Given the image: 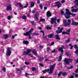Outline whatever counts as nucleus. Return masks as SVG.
Masks as SVG:
<instances>
[{
    "label": "nucleus",
    "instance_id": "nucleus-1",
    "mask_svg": "<svg viewBox=\"0 0 78 78\" xmlns=\"http://www.w3.org/2000/svg\"><path fill=\"white\" fill-rule=\"evenodd\" d=\"M64 15L66 19H68L70 18V15H72L73 17H75L76 16V14L72 13L70 12L69 11V9H66V12L64 14Z\"/></svg>",
    "mask_w": 78,
    "mask_h": 78
},
{
    "label": "nucleus",
    "instance_id": "nucleus-2",
    "mask_svg": "<svg viewBox=\"0 0 78 78\" xmlns=\"http://www.w3.org/2000/svg\"><path fill=\"white\" fill-rule=\"evenodd\" d=\"M68 22H67V20H63V23H64V26L66 27H68L70 26V25H72V23H71V20L70 19L68 20Z\"/></svg>",
    "mask_w": 78,
    "mask_h": 78
},
{
    "label": "nucleus",
    "instance_id": "nucleus-3",
    "mask_svg": "<svg viewBox=\"0 0 78 78\" xmlns=\"http://www.w3.org/2000/svg\"><path fill=\"white\" fill-rule=\"evenodd\" d=\"M27 51H24V53L23 55H26L30 56L31 57H32V58H33V55H31V54L30 52L32 50L30 49H28L27 50Z\"/></svg>",
    "mask_w": 78,
    "mask_h": 78
},
{
    "label": "nucleus",
    "instance_id": "nucleus-4",
    "mask_svg": "<svg viewBox=\"0 0 78 78\" xmlns=\"http://www.w3.org/2000/svg\"><path fill=\"white\" fill-rule=\"evenodd\" d=\"M55 64H54L51 66L50 67V69H47V72L49 73V74L52 73L53 71V69H54V68H55Z\"/></svg>",
    "mask_w": 78,
    "mask_h": 78
},
{
    "label": "nucleus",
    "instance_id": "nucleus-5",
    "mask_svg": "<svg viewBox=\"0 0 78 78\" xmlns=\"http://www.w3.org/2000/svg\"><path fill=\"white\" fill-rule=\"evenodd\" d=\"M73 61V59L70 58H65V60H64L65 62L66 63V64L67 65L69 64H70V62H72Z\"/></svg>",
    "mask_w": 78,
    "mask_h": 78
},
{
    "label": "nucleus",
    "instance_id": "nucleus-6",
    "mask_svg": "<svg viewBox=\"0 0 78 78\" xmlns=\"http://www.w3.org/2000/svg\"><path fill=\"white\" fill-rule=\"evenodd\" d=\"M11 54V51L10 50V48H8L7 49L6 55L9 56Z\"/></svg>",
    "mask_w": 78,
    "mask_h": 78
},
{
    "label": "nucleus",
    "instance_id": "nucleus-7",
    "mask_svg": "<svg viewBox=\"0 0 78 78\" xmlns=\"http://www.w3.org/2000/svg\"><path fill=\"white\" fill-rule=\"evenodd\" d=\"M56 5H53L54 7L55 6H57L58 8H60V7H61V5H62V4H61V3H60V2L59 1H58V2H56L55 3Z\"/></svg>",
    "mask_w": 78,
    "mask_h": 78
},
{
    "label": "nucleus",
    "instance_id": "nucleus-8",
    "mask_svg": "<svg viewBox=\"0 0 78 78\" xmlns=\"http://www.w3.org/2000/svg\"><path fill=\"white\" fill-rule=\"evenodd\" d=\"M56 19H57V17H55V18H51V24H53L54 22H56Z\"/></svg>",
    "mask_w": 78,
    "mask_h": 78
},
{
    "label": "nucleus",
    "instance_id": "nucleus-9",
    "mask_svg": "<svg viewBox=\"0 0 78 78\" xmlns=\"http://www.w3.org/2000/svg\"><path fill=\"white\" fill-rule=\"evenodd\" d=\"M7 10V11H11V10H12V7H11V5L10 4L9 5L7 6L6 8Z\"/></svg>",
    "mask_w": 78,
    "mask_h": 78
},
{
    "label": "nucleus",
    "instance_id": "nucleus-10",
    "mask_svg": "<svg viewBox=\"0 0 78 78\" xmlns=\"http://www.w3.org/2000/svg\"><path fill=\"white\" fill-rule=\"evenodd\" d=\"M64 48H65L64 46L62 45V48H59L58 49V50L59 51H60L61 52H62V53H63V52H64V50H63V49H64Z\"/></svg>",
    "mask_w": 78,
    "mask_h": 78
},
{
    "label": "nucleus",
    "instance_id": "nucleus-11",
    "mask_svg": "<svg viewBox=\"0 0 78 78\" xmlns=\"http://www.w3.org/2000/svg\"><path fill=\"white\" fill-rule=\"evenodd\" d=\"M46 14L48 17H50L51 16V13L50 11H48L47 12Z\"/></svg>",
    "mask_w": 78,
    "mask_h": 78
},
{
    "label": "nucleus",
    "instance_id": "nucleus-12",
    "mask_svg": "<svg viewBox=\"0 0 78 78\" xmlns=\"http://www.w3.org/2000/svg\"><path fill=\"white\" fill-rule=\"evenodd\" d=\"M63 30V28L62 27H61V29L59 30H57L56 31V32L57 33V34H59V33H62V31Z\"/></svg>",
    "mask_w": 78,
    "mask_h": 78
},
{
    "label": "nucleus",
    "instance_id": "nucleus-13",
    "mask_svg": "<svg viewBox=\"0 0 78 78\" xmlns=\"http://www.w3.org/2000/svg\"><path fill=\"white\" fill-rule=\"evenodd\" d=\"M24 36H29V39H31V34H27V33H24Z\"/></svg>",
    "mask_w": 78,
    "mask_h": 78
},
{
    "label": "nucleus",
    "instance_id": "nucleus-14",
    "mask_svg": "<svg viewBox=\"0 0 78 78\" xmlns=\"http://www.w3.org/2000/svg\"><path fill=\"white\" fill-rule=\"evenodd\" d=\"M71 25H76L77 26L78 25V23L77 22H75V21H73Z\"/></svg>",
    "mask_w": 78,
    "mask_h": 78
},
{
    "label": "nucleus",
    "instance_id": "nucleus-15",
    "mask_svg": "<svg viewBox=\"0 0 78 78\" xmlns=\"http://www.w3.org/2000/svg\"><path fill=\"white\" fill-rule=\"evenodd\" d=\"M34 29H33V28H31L30 30L28 31L27 32H26V33H27V34H31V32H32V31H33V30H34Z\"/></svg>",
    "mask_w": 78,
    "mask_h": 78
},
{
    "label": "nucleus",
    "instance_id": "nucleus-16",
    "mask_svg": "<svg viewBox=\"0 0 78 78\" xmlns=\"http://www.w3.org/2000/svg\"><path fill=\"white\" fill-rule=\"evenodd\" d=\"M56 39L57 40H60V37H59V36L58 34L56 35L55 36Z\"/></svg>",
    "mask_w": 78,
    "mask_h": 78
},
{
    "label": "nucleus",
    "instance_id": "nucleus-17",
    "mask_svg": "<svg viewBox=\"0 0 78 78\" xmlns=\"http://www.w3.org/2000/svg\"><path fill=\"white\" fill-rule=\"evenodd\" d=\"M23 43L26 45H28L29 44V42L27 41H23Z\"/></svg>",
    "mask_w": 78,
    "mask_h": 78
},
{
    "label": "nucleus",
    "instance_id": "nucleus-18",
    "mask_svg": "<svg viewBox=\"0 0 78 78\" xmlns=\"http://www.w3.org/2000/svg\"><path fill=\"white\" fill-rule=\"evenodd\" d=\"M78 11V9H73L71 11L72 12H77Z\"/></svg>",
    "mask_w": 78,
    "mask_h": 78
},
{
    "label": "nucleus",
    "instance_id": "nucleus-19",
    "mask_svg": "<svg viewBox=\"0 0 78 78\" xmlns=\"http://www.w3.org/2000/svg\"><path fill=\"white\" fill-rule=\"evenodd\" d=\"M31 51H32V53H33V54H34V55H36V56H37V52H36V51L34 50H32Z\"/></svg>",
    "mask_w": 78,
    "mask_h": 78
},
{
    "label": "nucleus",
    "instance_id": "nucleus-20",
    "mask_svg": "<svg viewBox=\"0 0 78 78\" xmlns=\"http://www.w3.org/2000/svg\"><path fill=\"white\" fill-rule=\"evenodd\" d=\"M8 35H3V37H4V39H7V38H8Z\"/></svg>",
    "mask_w": 78,
    "mask_h": 78
},
{
    "label": "nucleus",
    "instance_id": "nucleus-21",
    "mask_svg": "<svg viewBox=\"0 0 78 78\" xmlns=\"http://www.w3.org/2000/svg\"><path fill=\"white\" fill-rule=\"evenodd\" d=\"M62 75L64 76H66L67 75V73L66 72H65L64 73H62Z\"/></svg>",
    "mask_w": 78,
    "mask_h": 78
},
{
    "label": "nucleus",
    "instance_id": "nucleus-22",
    "mask_svg": "<svg viewBox=\"0 0 78 78\" xmlns=\"http://www.w3.org/2000/svg\"><path fill=\"white\" fill-rule=\"evenodd\" d=\"M17 5H18L20 7H23V5H22V4H21L20 2L18 3Z\"/></svg>",
    "mask_w": 78,
    "mask_h": 78
},
{
    "label": "nucleus",
    "instance_id": "nucleus-23",
    "mask_svg": "<svg viewBox=\"0 0 78 78\" xmlns=\"http://www.w3.org/2000/svg\"><path fill=\"white\" fill-rule=\"evenodd\" d=\"M46 28L47 30H50L51 29V27H50V26L48 25L46 27Z\"/></svg>",
    "mask_w": 78,
    "mask_h": 78
},
{
    "label": "nucleus",
    "instance_id": "nucleus-24",
    "mask_svg": "<svg viewBox=\"0 0 78 78\" xmlns=\"http://www.w3.org/2000/svg\"><path fill=\"white\" fill-rule=\"evenodd\" d=\"M34 16L35 18H36V20H38L39 18H38L37 17V15L36 14H35Z\"/></svg>",
    "mask_w": 78,
    "mask_h": 78
},
{
    "label": "nucleus",
    "instance_id": "nucleus-25",
    "mask_svg": "<svg viewBox=\"0 0 78 78\" xmlns=\"http://www.w3.org/2000/svg\"><path fill=\"white\" fill-rule=\"evenodd\" d=\"M68 34V35H69L70 34H69V33H68L67 32H62V34Z\"/></svg>",
    "mask_w": 78,
    "mask_h": 78
},
{
    "label": "nucleus",
    "instance_id": "nucleus-26",
    "mask_svg": "<svg viewBox=\"0 0 78 78\" xmlns=\"http://www.w3.org/2000/svg\"><path fill=\"white\" fill-rule=\"evenodd\" d=\"M75 3H76V5L78 6V0H75V1L74 2Z\"/></svg>",
    "mask_w": 78,
    "mask_h": 78
},
{
    "label": "nucleus",
    "instance_id": "nucleus-27",
    "mask_svg": "<svg viewBox=\"0 0 78 78\" xmlns=\"http://www.w3.org/2000/svg\"><path fill=\"white\" fill-rule=\"evenodd\" d=\"M22 19L24 20H26L27 19V16L25 15H23L22 16Z\"/></svg>",
    "mask_w": 78,
    "mask_h": 78
},
{
    "label": "nucleus",
    "instance_id": "nucleus-28",
    "mask_svg": "<svg viewBox=\"0 0 78 78\" xmlns=\"http://www.w3.org/2000/svg\"><path fill=\"white\" fill-rule=\"evenodd\" d=\"M59 60H58V61H59L60 62H61V59H62V55H60L59 57Z\"/></svg>",
    "mask_w": 78,
    "mask_h": 78
},
{
    "label": "nucleus",
    "instance_id": "nucleus-29",
    "mask_svg": "<svg viewBox=\"0 0 78 78\" xmlns=\"http://www.w3.org/2000/svg\"><path fill=\"white\" fill-rule=\"evenodd\" d=\"M45 19H43L42 18H41L39 22H45Z\"/></svg>",
    "mask_w": 78,
    "mask_h": 78
},
{
    "label": "nucleus",
    "instance_id": "nucleus-30",
    "mask_svg": "<svg viewBox=\"0 0 78 78\" xmlns=\"http://www.w3.org/2000/svg\"><path fill=\"white\" fill-rule=\"evenodd\" d=\"M28 2H27V4H26V5L24 6L23 8H26L28 7Z\"/></svg>",
    "mask_w": 78,
    "mask_h": 78
},
{
    "label": "nucleus",
    "instance_id": "nucleus-31",
    "mask_svg": "<svg viewBox=\"0 0 78 78\" xmlns=\"http://www.w3.org/2000/svg\"><path fill=\"white\" fill-rule=\"evenodd\" d=\"M53 37V34H50L48 35V37L49 38H51Z\"/></svg>",
    "mask_w": 78,
    "mask_h": 78
},
{
    "label": "nucleus",
    "instance_id": "nucleus-32",
    "mask_svg": "<svg viewBox=\"0 0 78 78\" xmlns=\"http://www.w3.org/2000/svg\"><path fill=\"white\" fill-rule=\"evenodd\" d=\"M39 60L40 61H42V60H44V58L43 57L39 58Z\"/></svg>",
    "mask_w": 78,
    "mask_h": 78
},
{
    "label": "nucleus",
    "instance_id": "nucleus-33",
    "mask_svg": "<svg viewBox=\"0 0 78 78\" xmlns=\"http://www.w3.org/2000/svg\"><path fill=\"white\" fill-rule=\"evenodd\" d=\"M70 39H69L68 40H67V41H65V44H67V43H69L70 42Z\"/></svg>",
    "mask_w": 78,
    "mask_h": 78
},
{
    "label": "nucleus",
    "instance_id": "nucleus-34",
    "mask_svg": "<svg viewBox=\"0 0 78 78\" xmlns=\"http://www.w3.org/2000/svg\"><path fill=\"white\" fill-rule=\"evenodd\" d=\"M61 12L62 15H63L64 13V12L63 11V10L62 9H61Z\"/></svg>",
    "mask_w": 78,
    "mask_h": 78
},
{
    "label": "nucleus",
    "instance_id": "nucleus-35",
    "mask_svg": "<svg viewBox=\"0 0 78 78\" xmlns=\"http://www.w3.org/2000/svg\"><path fill=\"white\" fill-rule=\"evenodd\" d=\"M69 46H71V47L70 48V49L71 50H72V48H73V46L72 45V44H69Z\"/></svg>",
    "mask_w": 78,
    "mask_h": 78
},
{
    "label": "nucleus",
    "instance_id": "nucleus-36",
    "mask_svg": "<svg viewBox=\"0 0 78 78\" xmlns=\"http://www.w3.org/2000/svg\"><path fill=\"white\" fill-rule=\"evenodd\" d=\"M70 30H71V29L69 28L68 30H66V31L67 32H67L68 33L70 34Z\"/></svg>",
    "mask_w": 78,
    "mask_h": 78
},
{
    "label": "nucleus",
    "instance_id": "nucleus-37",
    "mask_svg": "<svg viewBox=\"0 0 78 78\" xmlns=\"http://www.w3.org/2000/svg\"><path fill=\"white\" fill-rule=\"evenodd\" d=\"M43 38L45 40H47V41H48V39H47V37L46 36L43 37Z\"/></svg>",
    "mask_w": 78,
    "mask_h": 78
},
{
    "label": "nucleus",
    "instance_id": "nucleus-38",
    "mask_svg": "<svg viewBox=\"0 0 78 78\" xmlns=\"http://www.w3.org/2000/svg\"><path fill=\"white\" fill-rule=\"evenodd\" d=\"M61 74H62V72L61 71L58 73V76H60L61 75Z\"/></svg>",
    "mask_w": 78,
    "mask_h": 78
},
{
    "label": "nucleus",
    "instance_id": "nucleus-39",
    "mask_svg": "<svg viewBox=\"0 0 78 78\" xmlns=\"http://www.w3.org/2000/svg\"><path fill=\"white\" fill-rule=\"evenodd\" d=\"M39 6H40L41 9H43V6H42V5L40 4L39 5Z\"/></svg>",
    "mask_w": 78,
    "mask_h": 78
},
{
    "label": "nucleus",
    "instance_id": "nucleus-40",
    "mask_svg": "<svg viewBox=\"0 0 78 78\" xmlns=\"http://www.w3.org/2000/svg\"><path fill=\"white\" fill-rule=\"evenodd\" d=\"M42 72H43V73L45 74V73H46V72H47V69H46V70H44Z\"/></svg>",
    "mask_w": 78,
    "mask_h": 78
},
{
    "label": "nucleus",
    "instance_id": "nucleus-41",
    "mask_svg": "<svg viewBox=\"0 0 78 78\" xmlns=\"http://www.w3.org/2000/svg\"><path fill=\"white\" fill-rule=\"evenodd\" d=\"M73 69V66H71L70 67H68L67 69Z\"/></svg>",
    "mask_w": 78,
    "mask_h": 78
},
{
    "label": "nucleus",
    "instance_id": "nucleus-42",
    "mask_svg": "<svg viewBox=\"0 0 78 78\" xmlns=\"http://www.w3.org/2000/svg\"><path fill=\"white\" fill-rule=\"evenodd\" d=\"M33 34L34 36H38V35H39V34L36 33H34Z\"/></svg>",
    "mask_w": 78,
    "mask_h": 78
},
{
    "label": "nucleus",
    "instance_id": "nucleus-43",
    "mask_svg": "<svg viewBox=\"0 0 78 78\" xmlns=\"http://www.w3.org/2000/svg\"><path fill=\"white\" fill-rule=\"evenodd\" d=\"M25 73L26 74V76H28V75H32L31 74H28L27 73Z\"/></svg>",
    "mask_w": 78,
    "mask_h": 78
},
{
    "label": "nucleus",
    "instance_id": "nucleus-44",
    "mask_svg": "<svg viewBox=\"0 0 78 78\" xmlns=\"http://www.w3.org/2000/svg\"><path fill=\"white\" fill-rule=\"evenodd\" d=\"M34 6V3L32 2L31 4V7H33Z\"/></svg>",
    "mask_w": 78,
    "mask_h": 78
},
{
    "label": "nucleus",
    "instance_id": "nucleus-45",
    "mask_svg": "<svg viewBox=\"0 0 78 78\" xmlns=\"http://www.w3.org/2000/svg\"><path fill=\"white\" fill-rule=\"evenodd\" d=\"M32 70H33V71H35V70H36V68L34 67H33L32 69Z\"/></svg>",
    "mask_w": 78,
    "mask_h": 78
},
{
    "label": "nucleus",
    "instance_id": "nucleus-46",
    "mask_svg": "<svg viewBox=\"0 0 78 78\" xmlns=\"http://www.w3.org/2000/svg\"><path fill=\"white\" fill-rule=\"evenodd\" d=\"M74 47L75 49H77V48H78V46L76 44H75L74 45Z\"/></svg>",
    "mask_w": 78,
    "mask_h": 78
},
{
    "label": "nucleus",
    "instance_id": "nucleus-47",
    "mask_svg": "<svg viewBox=\"0 0 78 78\" xmlns=\"http://www.w3.org/2000/svg\"><path fill=\"white\" fill-rule=\"evenodd\" d=\"M7 19L8 20H10L11 19V17L9 16H8L7 17Z\"/></svg>",
    "mask_w": 78,
    "mask_h": 78
},
{
    "label": "nucleus",
    "instance_id": "nucleus-48",
    "mask_svg": "<svg viewBox=\"0 0 78 78\" xmlns=\"http://www.w3.org/2000/svg\"><path fill=\"white\" fill-rule=\"evenodd\" d=\"M2 70L4 71V72H6V69H5V68L4 67H3Z\"/></svg>",
    "mask_w": 78,
    "mask_h": 78
},
{
    "label": "nucleus",
    "instance_id": "nucleus-49",
    "mask_svg": "<svg viewBox=\"0 0 78 78\" xmlns=\"http://www.w3.org/2000/svg\"><path fill=\"white\" fill-rule=\"evenodd\" d=\"M31 23H32L33 25H35V22H34L33 21H32L31 22Z\"/></svg>",
    "mask_w": 78,
    "mask_h": 78
},
{
    "label": "nucleus",
    "instance_id": "nucleus-50",
    "mask_svg": "<svg viewBox=\"0 0 78 78\" xmlns=\"http://www.w3.org/2000/svg\"><path fill=\"white\" fill-rule=\"evenodd\" d=\"M50 50V47H48L47 48V51L48 52Z\"/></svg>",
    "mask_w": 78,
    "mask_h": 78
},
{
    "label": "nucleus",
    "instance_id": "nucleus-51",
    "mask_svg": "<svg viewBox=\"0 0 78 78\" xmlns=\"http://www.w3.org/2000/svg\"><path fill=\"white\" fill-rule=\"evenodd\" d=\"M55 44V42L54 41H53V42H51V45H53Z\"/></svg>",
    "mask_w": 78,
    "mask_h": 78
},
{
    "label": "nucleus",
    "instance_id": "nucleus-52",
    "mask_svg": "<svg viewBox=\"0 0 78 78\" xmlns=\"http://www.w3.org/2000/svg\"><path fill=\"white\" fill-rule=\"evenodd\" d=\"M25 64H26V65H29L30 64V63L28 62H25Z\"/></svg>",
    "mask_w": 78,
    "mask_h": 78
},
{
    "label": "nucleus",
    "instance_id": "nucleus-53",
    "mask_svg": "<svg viewBox=\"0 0 78 78\" xmlns=\"http://www.w3.org/2000/svg\"><path fill=\"white\" fill-rule=\"evenodd\" d=\"M39 64L40 66H41V67H44V65H43V64L40 63H39Z\"/></svg>",
    "mask_w": 78,
    "mask_h": 78
},
{
    "label": "nucleus",
    "instance_id": "nucleus-54",
    "mask_svg": "<svg viewBox=\"0 0 78 78\" xmlns=\"http://www.w3.org/2000/svg\"><path fill=\"white\" fill-rule=\"evenodd\" d=\"M32 13L33 14H35L36 13V11L33 10L32 12Z\"/></svg>",
    "mask_w": 78,
    "mask_h": 78
},
{
    "label": "nucleus",
    "instance_id": "nucleus-55",
    "mask_svg": "<svg viewBox=\"0 0 78 78\" xmlns=\"http://www.w3.org/2000/svg\"><path fill=\"white\" fill-rule=\"evenodd\" d=\"M37 1L38 4H39V3H40V0H37Z\"/></svg>",
    "mask_w": 78,
    "mask_h": 78
},
{
    "label": "nucleus",
    "instance_id": "nucleus-56",
    "mask_svg": "<svg viewBox=\"0 0 78 78\" xmlns=\"http://www.w3.org/2000/svg\"><path fill=\"white\" fill-rule=\"evenodd\" d=\"M57 21L58 22V23H59V22H60V20H59V19H57Z\"/></svg>",
    "mask_w": 78,
    "mask_h": 78
},
{
    "label": "nucleus",
    "instance_id": "nucleus-57",
    "mask_svg": "<svg viewBox=\"0 0 78 78\" xmlns=\"http://www.w3.org/2000/svg\"><path fill=\"white\" fill-rule=\"evenodd\" d=\"M61 2L62 3H64L65 2V0H62L61 1Z\"/></svg>",
    "mask_w": 78,
    "mask_h": 78
},
{
    "label": "nucleus",
    "instance_id": "nucleus-58",
    "mask_svg": "<svg viewBox=\"0 0 78 78\" xmlns=\"http://www.w3.org/2000/svg\"><path fill=\"white\" fill-rule=\"evenodd\" d=\"M75 53L76 54V55H78V51H75Z\"/></svg>",
    "mask_w": 78,
    "mask_h": 78
},
{
    "label": "nucleus",
    "instance_id": "nucleus-59",
    "mask_svg": "<svg viewBox=\"0 0 78 78\" xmlns=\"http://www.w3.org/2000/svg\"><path fill=\"white\" fill-rule=\"evenodd\" d=\"M66 55L67 56H70V54H69L68 53H66Z\"/></svg>",
    "mask_w": 78,
    "mask_h": 78
},
{
    "label": "nucleus",
    "instance_id": "nucleus-60",
    "mask_svg": "<svg viewBox=\"0 0 78 78\" xmlns=\"http://www.w3.org/2000/svg\"><path fill=\"white\" fill-rule=\"evenodd\" d=\"M49 61V59L48 58L45 59L44 61L45 62H47V61Z\"/></svg>",
    "mask_w": 78,
    "mask_h": 78
},
{
    "label": "nucleus",
    "instance_id": "nucleus-61",
    "mask_svg": "<svg viewBox=\"0 0 78 78\" xmlns=\"http://www.w3.org/2000/svg\"><path fill=\"white\" fill-rule=\"evenodd\" d=\"M75 76L76 78L78 77V74H76V75H75Z\"/></svg>",
    "mask_w": 78,
    "mask_h": 78
},
{
    "label": "nucleus",
    "instance_id": "nucleus-62",
    "mask_svg": "<svg viewBox=\"0 0 78 78\" xmlns=\"http://www.w3.org/2000/svg\"><path fill=\"white\" fill-rule=\"evenodd\" d=\"M74 78V76H71L70 77H69V78Z\"/></svg>",
    "mask_w": 78,
    "mask_h": 78
},
{
    "label": "nucleus",
    "instance_id": "nucleus-63",
    "mask_svg": "<svg viewBox=\"0 0 78 78\" xmlns=\"http://www.w3.org/2000/svg\"><path fill=\"white\" fill-rule=\"evenodd\" d=\"M38 28L39 30H42V28L40 27H38Z\"/></svg>",
    "mask_w": 78,
    "mask_h": 78
},
{
    "label": "nucleus",
    "instance_id": "nucleus-64",
    "mask_svg": "<svg viewBox=\"0 0 78 78\" xmlns=\"http://www.w3.org/2000/svg\"><path fill=\"white\" fill-rule=\"evenodd\" d=\"M16 70L17 71H20V70H19V69H18V68H16Z\"/></svg>",
    "mask_w": 78,
    "mask_h": 78
}]
</instances>
